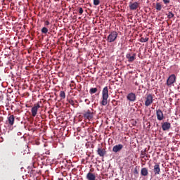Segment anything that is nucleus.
<instances>
[{
  "instance_id": "obj_1",
  "label": "nucleus",
  "mask_w": 180,
  "mask_h": 180,
  "mask_svg": "<svg viewBox=\"0 0 180 180\" xmlns=\"http://www.w3.org/2000/svg\"><path fill=\"white\" fill-rule=\"evenodd\" d=\"M109 98V90L108 86H105L102 91L101 101L100 102L101 106H106L108 105V99Z\"/></svg>"
},
{
  "instance_id": "obj_2",
  "label": "nucleus",
  "mask_w": 180,
  "mask_h": 180,
  "mask_svg": "<svg viewBox=\"0 0 180 180\" xmlns=\"http://www.w3.org/2000/svg\"><path fill=\"white\" fill-rule=\"evenodd\" d=\"M117 36H119L117 32H111L106 39L108 43H113V41H115L116 39H117Z\"/></svg>"
},
{
  "instance_id": "obj_3",
  "label": "nucleus",
  "mask_w": 180,
  "mask_h": 180,
  "mask_svg": "<svg viewBox=\"0 0 180 180\" xmlns=\"http://www.w3.org/2000/svg\"><path fill=\"white\" fill-rule=\"evenodd\" d=\"M39 109H40V102H38L36 104H34L31 109V113L33 117H36Z\"/></svg>"
},
{
  "instance_id": "obj_4",
  "label": "nucleus",
  "mask_w": 180,
  "mask_h": 180,
  "mask_svg": "<svg viewBox=\"0 0 180 180\" xmlns=\"http://www.w3.org/2000/svg\"><path fill=\"white\" fill-rule=\"evenodd\" d=\"M154 97H153V94H147L145 98V106H150L153 102Z\"/></svg>"
},
{
  "instance_id": "obj_5",
  "label": "nucleus",
  "mask_w": 180,
  "mask_h": 180,
  "mask_svg": "<svg viewBox=\"0 0 180 180\" xmlns=\"http://www.w3.org/2000/svg\"><path fill=\"white\" fill-rule=\"evenodd\" d=\"M176 81V76H175V75H171L168 77L166 84L167 86H171L172 84H175Z\"/></svg>"
},
{
  "instance_id": "obj_6",
  "label": "nucleus",
  "mask_w": 180,
  "mask_h": 180,
  "mask_svg": "<svg viewBox=\"0 0 180 180\" xmlns=\"http://www.w3.org/2000/svg\"><path fill=\"white\" fill-rule=\"evenodd\" d=\"M83 117L86 120H92L94 119V112H91L90 110H87L84 112Z\"/></svg>"
},
{
  "instance_id": "obj_7",
  "label": "nucleus",
  "mask_w": 180,
  "mask_h": 180,
  "mask_svg": "<svg viewBox=\"0 0 180 180\" xmlns=\"http://www.w3.org/2000/svg\"><path fill=\"white\" fill-rule=\"evenodd\" d=\"M136 54L134 53H128L126 54V58L127 59L128 63H134L136 60Z\"/></svg>"
},
{
  "instance_id": "obj_8",
  "label": "nucleus",
  "mask_w": 180,
  "mask_h": 180,
  "mask_svg": "<svg viewBox=\"0 0 180 180\" xmlns=\"http://www.w3.org/2000/svg\"><path fill=\"white\" fill-rule=\"evenodd\" d=\"M156 115L158 120L160 122H161V120H164V112H162L161 109L156 110Z\"/></svg>"
},
{
  "instance_id": "obj_9",
  "label": "nucleus",
  "mask_w": 180,
  "mask_h": 180,
  "mask_svg": "<svg viewBox=\"0 0 180 180\" xmlns=\"http://www.w3.org/2000/svg\"><path fill=\"white\" fill-rule=\"evenodd\" d=\"M162 129L163 131H168L171 129V124L169 122L162 123Z\"/></svg>"
},
{
  "instance_id": "obj_10",
  "label": "nucleus",
  "mask_w": 180,
  "mask_h": 180,
  "mask_svg": "<svg viewBox=\"0 0 180 180\" xmlns=\"http://www.w3.org/2000/svg\"><path fill=\"white\" fill-rule=\"evenodd\" d=\"M140 7V4L139 2L135 1L134 3H129V8L131 11H136L138 8Z\"/></svg>"
},
{
  "instance_id": "obj_11",
  "label": "nucleus",
  "mask_w": 180,
  "mask_h": 180,
  "mask_svg": "<svg viewBox=\"0 0 180 180\" xmlns=\"http://www.w3.org/2000/svg\"><path fill=\"white\" fill-rule=\"evenodd\" d=\"M127 99L129 101V102H135L136 101V94L134 93H129L127 96Z\"/></svg>"
},
{
  "instance_id": "obj_12",
  "label": "nucleus",
  "mask_w": 180,
  "mask_h": 180,
  "mask_svg": "<svg viewBox=\"0 0 180 180\" xmlns=\"http://www.w3.org/2000/svg\"><path fill=\"white\" fill-rule=\"evenodd\" d=\"M122 149H123V145L118 144L113 146L112 151L113 153H119L120 151H122Z\"/></svg>"
},
{
  "instance_id": "obj_13",
  "label": "nucleus",
  "mask_w": 180,
  "mask_h": 180,
  "mask_svg": "<svg viewBox=\"0 0 180 180\" xmlns=\"http://www.w3.org/2000/svg\"><path fill=\"white\" fill-rule=\"evenodd\" d=\"M97 154H98L100 157H105V155H106V150L103 148H98L97 150Z\"/></svg>"
},
{
  "instance_id": "obj_14",
  "label": "nucleus",
  "mask_w": 180,
  "mask_h": 180,
  "mask_svg": "<svg viewBox=\"0 0 180 180\" xmlns=\"http://www.w3.org/2000/svg\"><path fill=\"white\" fill-rule=\"evenodd\" d=\"M86 179L87 180H96V176H95V174L92 172H89L87 173L86 176Z\"/></svg>"
},
{
  "instance_id": "obj_15",
  "label": "nucleus",
  "mask_w": 180,
  "mask_h": 180,
  "mask_svg": "<svg viewBox=\"0 0 180 180\" xmlns=\"http://www.w3.org/2000/svg\"><path fill=\"white\" fill-rule=\"evenodd\" d=\"M8 122L10 126H13L15 123V116L13 115H11L8 117Z\"/></svg>"
},
{
  "instance_id": "obj_16",
  "label": "nucleus",
  "mask_w": 180,
  "mask_h": 180,
  "mask_svg": "<svg viewBox=\"0 0 180 180\" xmlns=\"http://www.w3.org/2000/svg\"><path fill=\"white\" fill-rule=\"evenodd\" d=\"M141 175L142 176H148V169L147 167H143L141 169Z\"/></svg>"
},
{
  "instance_id": "obj_17",
  "label": "nucleus",
  "mask_w": 180,
  "mask_h": 180,
  "mask_svg": "<svg viewBox=\"0 0 180 180\" xmlns=\"http://www.w3.org/2000/svg\"><path fill=\"white\" fill-rule=\"evenodd\" d=\"M161 169H160V165H155L154 166L153 172L155 175H160V172Z\"/></svg>"
},
{
  "instance_id": "obj_18",
  "label": "nucleus",
  "mask_w": 180,
  "mask_h": 180,
  "mask_svg": "<svg viewBox=\"0 0 180 180\" xmlns=\"http://www.w3.org/2000/svg\"><path fill=\"white\" fill-rule=\"evenodd\" d=\"M98 92V88H91L89 90L90 95H94V94H96Z\"/></svg>"
},
{
  "instance_id": "obj_19",
  "label": "nucleus",
  "mask_w": 180,
  "mask_h": 180,
  "mask_svg": "<svg viewBox=\"0 0 180 180\" xmlns=\"http://www.w3.org/2000/svg\"><path fill=\"white\" fill-rule=\"evenodd\" d=\"M155 9L156 11H161V9H162V5L161 4V3L156 4Z\"/></svg>"
},
{
  "instance_id": "obj_20",
  "label": "nucleus",
  "mask_w": 180,
  "mask_h": 180,
  "mask_svg": "<svg viewBox=\"0 0 180 180\" xmlns=\"http://www.w3.org/2000/svg\"><path fill=\"white\" fill-rule=\"evenodd\" d=\"M139 41H141V43H147V41H148V37H141Z\"/></svg>"
},
{
  "instance_id": "obj_21",
  "label": "nucleus",
  "mask_w": 180,
  "mask_h": 180,
  "mask_svg": "<svg viewBox=\"0 0 180 180\" xmlns=\"http://www.w3.org/2000/svg\"><path fill=\"white\" fill-rule=\"evenodd\" d=\"M59 96H60L62 99H65V92H64L63 91H60Z\"/></svg>"
},
{
  "instance_id": "obj_22",
  "label": "nucleus",
  "mask_w": 180,
  "mask_h": 180,
  "mask_svg": "<svg viewBox=\"0 0 180 180\" xmlns=\"http://www.w3.org/2000/svg\"><path fill=\"white\" fill-rule=\"evenodd\" d=\"M41 33H44V34H46L48 32H49V29H47V27H44L41 30Z\"/></svg>"
},
{
  "instance_id": "obj_23",
  "label": "nucleus",
  "mask_w": 180,
  "mask_h": 180,
  "mask_svg": "<svg viewBox=\"0 0 180 180\" xmlns=\"http://www.w3.org/2000/svg\"><path fill=\"white\" fill-rule=\"evenodd\" d=\"M174 15L172 13V12L169 11L167 14L168 19H172L174 18Z\"/></svg>"
},
{
  "instance_id": "obj_24",
  "label": "nucleus",
  "mask_w": 180,
  "mask_h": 180,
  "mask_svg": "<svg viewBox=\"0 0 180 180\" xmlns=\"http://www.w3.org/2000/svg\"><path fill=\"white\" fill-rule=\"evenodd\" d=\"M134 175H136L137 176H139V170H137V167L134 168Z\"/></svg>"
},
{
  "instance_id": "obj_25",
  "label": "nucleus",
  "mask_w": 180,
  "mask_h": 180,
  "mask_svg": "<svg viewBox=\"0 0 180 180\" xmlns=\"http://www.w3.org/2000/svg\"><path fill=\"white\" fill-rule=\"evenodd\" d=\"M141 155H143L142 158H144V157H146V158H148V155H147L146 152L141 151Z\"/></svg>"
},
{
  "instance_id": "obj_26",
  "label": "nucleus",
  "mask_w": 180,
  "mask_h": 180,
  "mask_svg": "<svg viewBox=\"0 0 180 180\" xmlns=\"http://www.w3.org/2000/svg\"><path fill=\"white\" fill-rule=\"evenodd\" d=\"M101 4V1L99 0H94V5L98 6Z\"/></svg>"
},
{
  "instance_id": "obj_27",
  "label": "nucleus",
  "mask_w": 180,
  "mask_h": 180,
  "mask_svg": "<svg viewBox=\"0 0 180 180\" xmlns=\"http://www.w3.org/2000/svg\"><path fill=\"white\" fill-rule=\"evenodd\" d=\"M68 102L72 106H75V102L73 100H69Z\"/></svg>"
},
{
  "instance_id": "obj_28",
  "label": "nucleus",
  "mask_w": 180,
  "mask_h": 180,
  "mask_svg": "<svg viewBox=\"0 0 180 180\" xmlns=\"http://www.w3.org/2000/svg\"><path fill=\"white\" fill-rule=\"evenodd\" d=\"M79 13L80 15H82V13H84V9H82V7L79 8Z\"/></svg>"
},
{
  "instance_id": "obj_29",
  "label": "nucleus",
  "mask_w": 180,
  "mask_h": 180,
  "mask_svg": "<svg viewBox=\"0 0 180 180\" xmlns=\"http://www.w3.org/2000/svg\"><path fill=\"white\" fill-rule=\"evenodd\" d=\"M171 0H163V2H164V4H165V5H167V4H169V1H170Z\"/></svg>"
},
{
  "instance_id": "obj_30",
  "label": "nucleus",
  "mask_w": 180,
  "mask_h": 180,
  "mask_svg": "<svg viewBox=\"0 0 180 180\" xmlns=\"http://www.w3.org/2000/svg\"><path fill=\"white\" fill-rule=\"evenodd\" d=\"M84 102H86V105H89V103H91V101H89V99H85Z\"/></svg>"
},
{
  "instance_id": "obj_31",
  "label": "nucleus",
  "mask_w": 180,
  "mask_h": 180,
  "mask_svg": "<svg viewBox=\"0 0 180 180\" xmlns=\"http://www.w3.org/2000/svg\"><path fill=\"white\" fill-rule=\"evenodd\" d=\"M45 25L46 26H49V25H50V22H49V20L45 21Z\"/></svg>"
},
{
  "instance_id": "obj_32",
  "label": "nucleus",
  "mask_w": 180,
  "mask_h": 180,
  "mask_svg": "<svg viewBox=\"0 0 180 180\" xmlns=\"http://www.w3.org/2000/svg\"><path fill=\"white\" fill-rule=\"evenodd\" d=\"M113 102H115L116 105H117V101H116V100H112V103H113Z\"/></svg>"
}]
</instances>
